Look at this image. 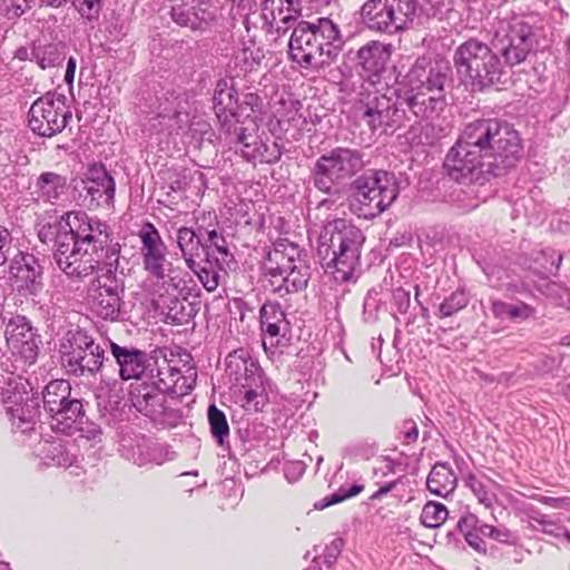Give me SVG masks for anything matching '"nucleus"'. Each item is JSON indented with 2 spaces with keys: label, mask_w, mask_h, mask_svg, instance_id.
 I'll return each mask as SVG.
<instances>
[{
  "label": "nucleus",
  "mask_w": 570,
  "mask_h": 570,
  "mask_svg": "<svg viewBox=\"0 0 570 570\" xmlns=\"http://www.w3.org/2000/svg\"><path fill=\"white\" fill-rule=\"evenodd\" d=\"M52 257L71 279L98 274L102 264L120 259L121 245L108 222L85 210H69L57 217Z\"/></svg>",
  "instance_id": "1"
},
{
  "label": "nucleus",
  "mask_w": 570,
  "mask_h": 570,
  "mask_svg": "<svg viewBox=\"0 0 570 570\" xmlns=\"http://www.w3.org/2000/svg\"><path fill=\"white\" fill-rule=\"evenodd\" d=\"M176 242L187 267L207 292H214L220 279L238 267L214 210L203 212L190 226L179 227Z\"/></svg>",
  "instance_id": "2"
},
{
  "label": "nucleus",
  "mask_w": 570,
  "mask_h": 570,
  "mask_svg": "<svg viewBox=\"0 0 570 570\" xmlns=\"http://www.w3.org/2000/svg\"><path fill=\"white\" fill-rule=\"evenodd\" d=\"M345 45L332 16L297 20L288 40V59L307 73H321L338 58Z\"/></svg>",
  "instance_id": "3"
},
{
  "label": "nucleus",
  "mask_w": 570,
  "mask_h": 570,
  "mask_svg": "<svg viewBox=\"0 0 570 570\" xmlns=\"http://www.w3.org/2000/svg\"><path fill=\"white\" fill-rule=\"evenodd\" d=\"M468 142L473 144L487 161L488 175L503 177L524 158L523 139L507 119L478 118L463 128Z\"/></svg>",
  "instance_id": "4"
},
{
  "label": "nucleus",
  "mask_w": 570,
  "mask_h": 570,
  "mask_svg": "<svg viewBox=\"0 0 570 570\" xmlns=\"http://www.w3.org/2000/svg\"><path fill=\"white\" fill-rule=\"evenodd\" d=\"M366 242L364 232L346 218L327 219L318 237L317 255L325 272L336 281L348 282L361 272V256Z\"/></svg>",
  "instance_id": "5"
},
{
  "label": "nucleus",
  "mask_w": 570,
  "mask_h": 570,
  "mask_svg": "<svg viewBox=\"0 0 570 570\" xmlns=\"http://www.w3.org/2000/svg\"><path fill=\"white\" fill-rule=\"evenodd\" d=\"M450 11L445 0H367L361 7L362 23L370 30L394 35L409 23L440 20Z\"/></svg>",
  "instance_id": "6"
},
{
  "label": "nucleus",
  "mask_w": 570,
  "mask_h": 570,
  "mask_svg": "<svg viewBox=\"0 0 570 570\" xmlns=\"http://www.w3.org/2000/svg\"><path fill=\"white\" fill-rule=\"evenodd\" d=\"M195 387V379L188 376L183 383H168L164 380L141 382L130 385L131 406L150 420L159 429L178 426L184 419L180 409L181 397Z\"/></svg>",
  "instance_id": "7"
},
{
  "label": "nucleus",
  "mask_w": 570,
  "mask_h": 570,
  "mask_svg": "<svg viewBox=\"0 0 570 570\" xmlns=\"http://www.w3.org/2000/svg\"><path fill=\"white\" fill-rule=\"evenodd\" d=\"M410 186L405 174L396 176L382 168H364L347 186L350 210L357 217L373 219L397 199L401 189Z\"/></svg>",
  "instance_id": "8"
},
{
  "label": "nucleus",
  "mask_w": 570,
  "mask_h": 570,
  "mask_svg": "<svg viewBox=\"0 0 570 570\" xmlns=\"http://www.w3.org/2000/svg\"><path fill=\"white\" fill-rule=\"evenodd\" d=\"M501 55L478 38H469L454 51L453 63L460 83L472 91L505 86L510 79Z\"/></svg>",
  "instance_id": "9"
},
{
  "label": "nucleus",
  "mask_w": 570,
  "mask_h": 570,
  "mask_svg": "<svg viewBox=\"0 0 570 570\" xmlns=\"http://www.w3.org/2000/svg\"><path fill=\"white\" fill-rule=\"evenodd\" d=\"M358 148L337 146L322 154L311 167L309 179L315 189L330 196L322 204L336 203L347 196V186L370 163Z\"/></svg>",
  "instance_id": "10"
},
{
  "label": "nucleus",
  "mask_w": 570,
  "mask_h": 570,
  "mask_svg": "<svg viewBox=\"0 0 570 570\" xmlns=\"http://www.w3.org/2000/svg\"><path fill=\"white\" fill-rule=\"evenodd\" d=\"M1 402L12 426L22 433L35 430L41 414L40 394L28 380L10 377L1 390Z\"/></svg>",
  "instance_id": "11"
},
{
  "label": "nucleus",
  "mask_w": 570,
  "mask_h": 570,
  "mask_svg": "<svg viewBox=\"0 0 570 570\" xmlns=\"http://www.w3.org/2000/svg\"><path fill=\"white\" fill-rule=\"evenodd\" d=\"M391 55V45L371 40L358 49L350 48L343 52L337 69L344 79L357 75L365 81L376 83L386 71Z\"/></svg>",
  "instance_id": "12"
},
{
  "label": "nucleus",
  "mask_w": 570,
  "mask_h": 570,
  "mask_svg": "<svg viewBox=\"0 0 570 570\" xmlns=\"http://www.w3.org/2000/svg\"><path fill=\"white\" fill-rule=\"evenodd\" d=\"M72 112L65 94L50 90L38 97L28 110V127L41 138H52L63 131Z\"/></svg>",
  "instance_id": "13"
},
{
  "label": "nucleus",
  "mask_w": 570,
  "mask_h": 570,
  "mask_svg": "<svg viewBox=\"0 0 570 570\" xmlns=\"http://www.w3.org/2000/svg\"><path fill=\"white\" fill-rule=\"evenodd\" d=\"M72 198L89 209L110 205L115 200L116 181L101 161L88 164L80 177L69 181Z\"/></svg>",
  "instance_id": "14"
},
{
  "label": "nucleus",
  "mask_w": 570,
  "mask_h": 570,
  "mask_svg": "<svg viewBox=\"0 0 570 570\" xmlns=\"http://www.w3.org/2000/svg\"><path fill=\"white\" fill-rule=\"evenodd\" d=\"M452 73L450 61L426 52L415 58L405 75L397 76V83L402 88L442 94L445 87H452Z\"/></svg>",
  "instance_id": "15"
},
{
  "label": "nucleus",
  "mask_w": 570,
  "mask_h": 570,
  "mask_svg": "<svg viewBox=\"0 0 570 570\" xmlns=\"http://www.w3.org/2000/svg\"><path fill=\"white\" fill-rule=\"evenodd\" d=\"M464 130L449 149L443 161L448 176L460 184H480L489 180L487 161L473 144L468 142Z\"/></svg>",
  "instance_id": "16"
},
{
  "label": "nucleus",
  "mask_w": 570,
  "mask_h": 570,
  "mask_svg": "<svg viewBox=\"0 0 570 570\" xmlns=\"http://www.w3.org/2000/svg\"><path fill=\"white\" fill-rule=\"evenodd\" d=\"M89 403L81 397L72 395V392L57 406L51 414V428L68 436L79 433V436L92 442L94 444L102 442L101 426L90 421L86 414V407Z\"/></svg>",
  "instance_id": "17"
},
{
  "label": "nucleus",
  "mask_w": 570,
  "mask_h": 570,
  "mask_svg": "<svg viewBox=\"0 0 570 570\" xmlns=\"http://www.w3.org/2000/svg\"><path fill=\"white\" fill-rule=\"evenodd\" d=\"M362 119L375 132L393 136L401 128L407 127L406 111H404L400 91L395 89V97L375 94L362 108Z\"/></svg>",
  "instance_id": "18"
},
{
  "label": "nucleus",
  "mask_w": 570,
  "mask_h": 570,
  "mask_svg": "<svg viewBox=\"0 0 570 570\" xmlns=\"http://www.w3.org/2000/svg\"><path fill=\"white\" fill-rule=\"evenodd\" d=\"M119 453L138 466L161 465L176 458L175 451L144 433L118 432Z\"/></svg>",
  "instance_id": "19"
},
{
  "label": "nucleus",
  "mask_w": 570,
  "mask_h": 570,
  "mask_svg": "<svg viewBox=\"0 0 570 570\" xmlns=\"http://www.w3.org/2000/svg\"><path fill=\"white\" fill-rule=\"evenodd\" d=\"M7 274L8 281L20 297H37L45 288L43 259L33 253L18 250L9 258Z\"/></svg>",
  "instance_id": "20"
},
{
  "label": "nucleus",
  "mask_w": 570,
  "mask_h": 570,
  "mask_svg": "<svg viewBox=\"0 0 570 570\" xmlns=\"http://www.w3.org/2000/svg\"><path fill=\"white\" fill-rule=\"evenodd\" d=\"M505 45L499 52L508 67L525 61L530 53L538 51V38L533 24L523 17H514L508 23L504 35Z\"/></svg>",
  "instance_id": "21"
},
{
  "label": "nucleus",
  "mask_w": 570,
  "mask_h": 570,
  "mask_svg": "<svg viewBox=\"0 0 570 570\" xmlns=\"http://www.w3.org/2000/svg\"><path fill=\"white\" fill-rule=\"evenodd\" d=\"M169 16L180 28L204 32L216 20V9L210 0H173Z\"/></svg>",
  "instance_id": "22"
},
{
  "label": "nucleus",
  "mask_w": 570,
  "mask_h": 570,
  "mask_svg": "<svg viewBox=\"0 0 570 570\" xmlns=\"http://www.w3.org/2000/svg\"><path fill=\"white\" fill-rule=\"evenodd\" d=\"M99 419L108 426L118 429L129 419L130 405L124 390L117 383L101 384L95 391Z\"/></svg>",
  "instance_id": "23"
},
{
  "label": "nucleus",
  "mask_w": 570,
  "mask_h": 570,
  "mask_svg": "<svg viewBox=\"0 0 570 570\" xmlns=\"http://www.w3.org/2000/svg\"><path fill=\"white\" fill-rule=\"evenodd\" d=\"M244 121L240 118L228 121L227 125L220 124L217 126V139L224 140L229 149H234L246 161H255L257 157L262 156L261 148H263V140L256 132H252L248 128L243 126Z\"/></svg>",
  "instance_id": "24"
},
{
  "label": "nucleus",
  "mask_w": 570,
  "mask_h": 570,
  "mask_svg": "<svg viewBox=\"0 0 570 570\" xmlns=\"http://www.w3.org/2000/svg\"><path fill=\"white\" fill-rule=\"evenodd\" d=\"M210 101L217 126L240 118V94L234 76L226 73L215 81Z\"/></svg>",
  "instance_id": "25"
},
{
  "label": "nucleus",
  "mask_w": 570,
  "mask_h": 570,
  "mask_svg": "<svg viewBox=\"0 0 570 570\" xmlns=\"http://www.w3.org/2000/svg\"><path fill=\"white\" fill-rule=\"evenodd\" d=\"M4 334L13 356H39V346L42 344L41 336L26 316H11Z\"/></svg>",
  "instance_id": "26"
},
{
  "label": "nucleus",
  "mask_w": 570,
  "mask_h": 570,
  "mask_svg": "<svg viewBox=\"0 0 570 570\" xmlns=\"http://www.w3.org/2000/svg\"><path fill=\"white\" fill-rule=\"evenodd\" d=\"M404 111H406L407 131L405 138L411 145L420 144L419 128L422 121L429 120L425 108L423 107L424 100L421 99V91L412 90L411 88H399Z\"/></svg>",
  "instance_id": "27"
},
{
  "label": "nucleus",
  "mask_w": 570,
  "mask_h": 570,
  "mask_svg": "<svg viewBox=\"0 0 570 570\" xmlns=\"http://www.w3.org/2000/svg\"><path fill=\"white\" fill-rule=\"evenodd\" d=\"M157 309L164 315V321L171 325L188 324L199 311L198 303L187 302L176 295H160L157 301Z\"/></svg>",
  "instance_id": "28"
},
{
  "label": "nucleus",
  "mask_w": 570,
  "mask_h": 570,
  "mask_svg": "<svg viewBox=\"0 0 570 570\" xmlns=\"http://www.w3.org/2000/svg\"><path fill=\"white\" fill-rule=\"evenodd\" d=\"M490 524L483 522L479 517L468 509L459 517V530L463 533L465 543L479 554H488V538Z\"/></svg>",
  "instance_id": "29"
},
{
  "label": "nucleus",
  "mask_w": 570,
  "mask_h": 570,
  "mask_svg": "<svg viewBox=\"0 0 570 570\" xmlns=\"http://www.w3.org/2000/svg\"><path fill=\"white\" fill-rule=\"evenodd\" d=\"M99 272L102 274L92 281V286L97 287L91 288L89 293H101L105 297L121 296V298H125V273L122 269L119 271V259H116V263L102 264L99 267Z\"/></svg>",
  "instance_id": "30"
},
{
  "label": "nucleus",
  "mask_w": 570,
  "mask_h": 570,
  "mask_svg": "<svg viewBox=\"0 0 570 570\" xmlns=\"http://www.w3.org/2000/svg\"><path fill=\"white\" fill-rule=\"evenodd\" d=\"M561 262V254H557L552 248H546L533 250L530 256L523 258L522 265L539 278L549 279L551 275H557Z\"/></svg>",
  "instance_id": "31"
},
{
  "label": "nucleus",
  "mask_w": 570,
  "mask_h": 570,
  "mask_svg": "<svg viewBox=\"0 0 570 570\" xmlns=\"http://www.w3.org/2000/svg\"><path fill=\"white\" fill-rule=\"evenodd\" d=\"M262 18L267 31H271L277 19L287 26L295 22L301 14V9L294 7V0H262Z\"/></svg>",
  "instance_id": "32"
},
{
  "label": "nucleus",
  "mask_w": 570,
  "mask_h": 570,
  "mask_svg": "<svg viewBox=\"0 0 570 570\" xmlns=\"http://www.w3.org/2000/svg\"><path fill=\"white\" fill-rule=\"evenodd\" d=\"M78 449L73 442L56 439L48 441L41 449V455L47 464L69 468L78 461Z\"/></svg>",
  "instance_id": "33"
},
{
  "label": "nucleus",
  "mask_w": 570,
  "mask_h": 570,
  "mask_svg": "<svg viewBox=\"0 0 570 570\" xmlns=\"http://www.w3.org/2000/svg\"><path fill=\"white\" fill-rule=\"evenodd\" d=\"M458 484V478L448 462H436L426 479V488L434 495L448 498Z\"/></svg>",
  "instance_id": "34"
},
{
  "label": "nucleus",
  "mask_w": 570,
  "mask_h": 570,
  "mask_svg": "<svg viewBox=\"0 0 570 570\" xmlns=\"http://www.w3.org/2000/svg\"><path fill=\"white\" fill-rule=\"evenodd\" d=\"M92 311L105 321H120L127 315V304L121 296H107L101 293H89L88 295Z\"/></svg>",
  "instance_id": "35"
},
{
  "label": "nucleus",
  "mask_w": 570,
  "mask_h": 570,
  "mask_svg": "<svg viewBox=\"0 0 570 570\" xmlns=\"http://www.w3.org/2000/svg\"><path fill=\"white\" fill-rule=\"evenodd\" d=\"M261 328L265 336L277 338L281 334V326H288L286 314L277 301L265 302L259 309Z\"/></svg>",
  "instance_id": "36"
},
{
  "label": "nucleus",
  "mask_w": 570,
  "mask_h": 570,
  "mask_svg": "<svg viewBox=\"0 0 570 570\" xmlns=\"http://www.w3.org/2000/svg\"><path fill=\"white\" fill-rule=\"evenodd\" d=\"M66 58V45L62 42L32 41V59L41 68H53L60 66Z\"/></svg>",
  "instance_id": "37"
},
{
  "label": "nucleus",
  "mask_w": 570,
  "mask_h": 570,
  "mask_svg": "<svg viewBox=\"0 0 570 570\" xmlns=\"http://www.w3.org/2000/svg\"><path fill=\"white\" fill-rule=\"evenodd\" d=\"M158 360L150 361V367L153 368V376H148L146 382H153L156 380H164L168 383H173L177 381V384H181L185 379L188 376H193L195 381L197 380V370L196 365H189V361H187L184 366L187 367L185 374H183L181 370L171 363L175 361L174 358H163V364H158Z\"/></svg>",
  "instance_id": "38"
},
{
  "label": "nucleus",
  "mask_w": 570,
  "mask_h": 570,
  "mask_svg": "<svg viewBox=\"0 0 570 570\" xmlns=\"http://www.w3.org/2000/svg\"><path fill=\"white\" fill-rule=\"evenodd\" d=\"M160 175L164 184L174 193H185L196 177L200 181H204L205 177L204 173L184 166L167 168L161 170Z\"/></svg>",
  "instance_id": "39"
},
{
  "label": "nucleus",
  "mask_w": 570,
  "mask_h": 570,
  "mask_svg": "<svg viewBox=\"0 0 570 570\" xmlns=\"http://www.w3.org/2000/svg\"><path fill=\"white\" fill-rule=\"evenodd\" d=\"M308 269L307 265L295 264L293 272H287L278 285H275V282L271 279L272 292L283 297L291 293L304 291L311 277Z\"/></svg>",
  "instance_id": "40"
},
{
  "label": "nucleus",
  "mask_w": 570,
  "mask_h": 570,
  "mask_svg": "<svg viewBox=\"0 0 570 570\" xmlns=\"http://www.w3.org/2000/svg\"><path fill=\"white\" fill-rule=\"evenodd\" d=\"M387 291L382 285L370 288L363 301V320L366 323H375L382 312H389Z\"/></svg>",
  "instance_id": "41"
},
{
  "label": "nucleus",
  "mask_w": 570,
  "mask_h": 570,
  "mask_svg": "<svg viewBox=\"0 0 570 570\" xmlns=\"http://www.w3.org/2000/svg\"><path fill=\"white\" fill-rule=\"evenodd\" d=\"M71 384L67 380H52L40 394V404L42 403L45 412L51 416L57 406L72 392Z\"/></svg>",
  "instance_id": "42"
},
{
  "label": "nucleus",
  "mask_w": 570,
  "mask_h": 570,
  "mask_svg": "<svg viewBox=\"0 0 570 570\" xmlns=\"http://www.w3.org/2000/svg\"><path fill=\"white\" fill-rule=\"evenodd\" d=\"M94 346V338L87 332L68 331L60 343V356H87V351Z\"/></svg>",
  "instance_id": "43"
},
{
  "label": "nucleus",
  "mask_w": 570,
  "mask_h": 570,
  "mask_svg": "<svg viewBox=\"0 0 570 570\" xmlns=\"http://www.w3.org/2000/svg\"><path fill=\"white\" fill-rule=\"evenodd\" d=\"M138 237L141 243V257L167 255V246L164 243L158 229L153 223H144L138 233Z\"/></svg>",
  "instance_id": "44"
},
{
  "label": "nucleus",
  "mask_w": 570,
  "mask_h": 570,
  "mask_svg": "<svg viewBox=\"0 0 570 570\" xmlns=\"http://www.w3.org/2000/svg\"><path fill=\"white\" fill-rule=\"evenodd\" d=\"M210 434L220 448L229 449V424L224 411L210 403L207 409Z\"/></svg>",
  "instance_id": "45"
},
{
  "label": "nucleus",
  "mask_w": 570,
  "mask_h": 570,
  "mask_svg": "<svg viewBox=\"0 0 570 570\" xmlns=\"http://www.w3.org/2000/svg\"><path fill=\"white\" fill-rule=\"evenodd\" d=\"M157 358H116L119 365V374L121 380H137L141 381L148 376H153V368L150 367V361Z\"/></svg>",
  "instance_id": "46"
},
{
  "label": "nucleus",
  "mask_w": 570,
  "mask_h": 570,
  "mask_svg": "<svg viewBox=\"0 0 570 570\" xmlns=\"http://www.w3.org/2000/svg\"><path fill=\"white\" fill-rule=\"evenodd\" d=\"M37 187L47 199L57 200L69 187L67 177L53 171H45L37 179Z\"/></svg>",
  "instance_id": "47"
},
{
  "label": "nucleus",
  "mask_w": 570,
  "mask_h": 570,
  "mask_svg": "<svg viewBox=\"0 0 570 570\" xmlns=\"http://www.w3.org/2000/svg\"><path fill=\"white\" fill-rule=\"evenodd\" d=\"M445 504L438 501H428L421 512L420 520L425 528H440L449 518Z\"/></svg>",
  "instance_id": "48"
},
{
  "label": "nucleus",
  "mask_w": 570,
  "mask_h": 570,
  "mask_svg": "<svg viewBox=\"0 0 570 570\" xmlns=\"http://www.w3.org/2000/svg\"><path fill=\"white\" fill-rule=\"evenodd\" d=\"M246 365L244 383L242 389H266L269 380L266 377L263 368L258 364V358H242Z\"/></svg>",
  "instance_id": "49"
},
{
  "label": "nucleus",
  "mask_w": 570,
  "mask_h": 570,
  "mask_svg": "<svg viewBox=\"0 0 570 570\" xmlns=\"http://www.w3.org/2000/svg\"><path fill=\"white\" fill-rule=\"evenodd\" d=\"M532 311L533 309L524 303L521 305H512L500 299L491 301V312L500 320L527 318Z\"/></svg>",
  "instance_id": "50"
},
{
  "label": "nucleus",
  "mask_w": 570,
  "mask_h": 570,
  "mask_svg": "<svg viewBox=\"0 0 570 570\" xmlns=\"http://www.w3.org/2000/svg\"><path fill=\"white\" fill-rule=\"evenodd\" d=\"M273 250L276 253L275 261L277 262V266L286 273L293 272L296 264V257L299 256L298 247L292 243L278 240L273 245Z\"/></svg>",
  "instance_id": "51"
},
{
  "label": "nucleus",
  "mask_w": 570,
  "mask_h": 570,
  "mask_svg": "<svg viewBox=\"0 0 570 570\" xmlns=\"http://www.w3.org/2000/svg\"><path fill=\"white\" fill-rule=\"evenodd\" d=\"M265 59V51L262 47H257L255 41L250 40L244 43L240 58V68L246 73L257 71L263 60Z\"/></svg>",
  "instance_id": "52"
},
{
  "label": "nucleus",
  "mask_w": 570,
  "mask_h": 570,
  "mask_svg": "<svg viewBox=\"0 0 570 570\" xmlns=\"http://www.w3.org/2000/svg\"><path fill=\"white\" fill-rule=\"evenodd\" d=\"M389 295L391 304L390 314L396 318L395 314H406L411 306V289L404 286H392L390 289L385 288Z\"/></svg>",
  "instance_id": "53"
},
{
  "label": "nucleus",
  "mask_w": 570,
  "mask_h": 570,
  "mask_svg": "<svg viewBox=\"0 0 570 570\" xmlns=\"http://www.w3.org/2000/svg\"><path fill=\"white\" fill-rule=\"evenodd\" d=\"M242 394V406L250 412H262L264 407L269 403V395L267 389H242L239 390Z\"/></svg>",
  "instance_id": "54"
},
{
  "label": "nucleus",
  "mask_w": 570,
  "mask_h": 570,
  "mask_svg": "<svg viewBox=\"0 0 570 570\" xmlns=\"http://www.w3.org/2000/svg\"><path fill=\"white\" fill-rule=\"evenodd\" d=\"M470 302L469 295L464 288H458L446 296L439 305L441 317H449L463 309Z\"/></svg>",
  "instance_id": "55"
},
{
  "label": "nucleus",
  "mask_w": 570,
  "mask_h": 570,
  "mask_svg": "<svg viewBox=\"0 0 570 570\" xmlns=\"http://www.w3.org/2000/svg\"><path fill=\"white\" fill-rule=\"evenodd\" d=\"M379 443L374 440H364L345 449V454L353 459L368 461L376 455Z\"/></svg>",
  "instance_id": "56"
},
{
  "label": "nucleus",
  "mask_w": 570,
  "mask_h": 570,
  "mask_svg": "<svg viewBox=\"0 0 570 570\" xmlns=\"http://www.w3.org/2000/svg\"><path fill=\"white\" fill-rule=\"evenodd\" d=\"M314 358H295L289 365V379L297 383L309 381L314 374Z\"/></svg>",
  "instance_id": "57"
},
{
  "label": "nucleus",
  "mask_w": 570,
  "mask_h": 570,
  "mask_svg": "<svg viewBox=\"0 0 570 570\" xmlns=\"http://www.w3.org/2000/svg\"><path fill=\"white\" fill-rule=\"evenodd\" d=\"M142 266L144 269L157 281H163L167 276L165 266H171V263L167 261L166 255L144 256Z\"/></svg>",
  "instance_id": "58"
},
{
  "label": "nucleus",
  "mask_w": 570,
  "mask_h": 570,
  "mask_svg": "<svg viewBox=\"0 0 570 570\" xmlns=\"http://www.w3.org/2000/svg\"><path fill=\"white\" fill-rule=\"evenodd\" d=\"M104 0H73L72 7L87 21L94 22L99 19Z\"/></svg>",
  "instance_id": "59"
},
{
  "label": "nucleus",
  "mask_w": 570,
  "mask_h": 570,
  "mask_svg": "<svg viewBox=\"0 0 570 570\" xmlns=\"http://www.w3.org/2000/svg\"><path fill=\"white\" fill-rule=\"evenodd\" d=\"M465 485L474 493L478 498L479 502L484 504L487 508L492 505L493 495H491L484 485L476 475L470 472L464 479Z\"/></svg>",
  "instance_id": "60"
},
{
  "label": "nucleus",
  "mask_w": 570,
  "mask_h": 570,
  "mask_svg": "<svg viewBox=\"0 0 570 570\" xmlns=\"http://www.w3.org/2000/svg\"><path fill=\"white\" fill-rule=\"evenodd\" d=\"M488 538L510 547L518 546L520 541L519 534L504 525L495 527L490 524Z\"/></svg>",
  "instance_id": "61"
},
{
  "label": "nucleus",
  "mask_w": 570,
  "mask_h": 570,
  "mask_svg": "<svg viewBox=\"0 0 570 570\" xmlns=\"http://www.w3.org/2000/svg\"><path fill=\"white\" fill-rule=\"evenodd\" d=\"M247 109L254 115H262L264 112V101L258 92L247 91L240 95V117Z\"/></svg>",
  "instance_id": "62"
},
{
  "label": "nucleus",
  "mask_w": 570,
  "mask_h": 570,
  "mask_svg": "<svg viewBox=\"0 0 570 570\" xmlns=\"http://www.w3.org/2000/svg\"><path fill=\"white\" fill-rule=\"evenodd\" d=\"M344 544L345 542L343 538L337 537L333 539L331 543L325 547L323 554L314 559V562H317L318 559H322L328 568L332 567L342 553Z\"/></svg>",
  "instance_id": "63"
},
{
  "label": "nucleus",
  "mask_w": 570,
  "mask_h": 570,
  "mask_svg": "<svg viewBox=\"0 0 570 570\" xmlns=\"http://www.w3.org/2000/svg\"><path fill=\"white\" fill-rule=\"evenodd\" d=\"M547 295L553 297L558 306L566 307L570 311V288L558 283H549L546 285Z\"/></svg>",
  "instance_id": "64"
}]
</instances>
